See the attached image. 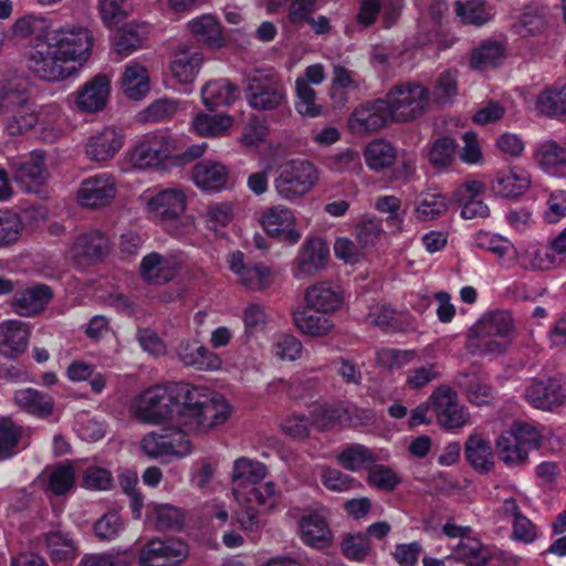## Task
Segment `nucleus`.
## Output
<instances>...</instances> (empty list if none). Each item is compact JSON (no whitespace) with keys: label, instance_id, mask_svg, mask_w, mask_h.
<instances>
[{"label":"nucleus","instance_id":"nucleus-38","mask_svg":"<svg viewBox=\"0 0 566 566\" xmlns=\"http://www.w3.org/2000/svg\"><path fill=\"white\" fill-rule=\"evenodd\" d=\"M547 25V8L539 3H530L523 7L512 29L521 36H536L542 34Z\"/></svg>","mask_w":566,"mask_h":566},{"label":"nucleus","instance_id":"nucleus-52","mask_svg":"<svg viewBox=\"0 0 566 566\" xmlns=\"http://www.w3.org/2000/svg\"><path fill=\"white\" fill-rule=\"evenodd\" d=\"M235 91L228 80L210 81L201 88L202 103L208 108L229 105L235 99Z\"/></svg>","mask_w":566,"mask_h":566},{"label":"nucleus","instance_id":"nucleus-9","mask_svg":"<svg viewBox=\"0 0 566 566\" xmlns=\"http://www.w3.org/2000/svg\"><path fill=\"white\" fill-rule=\"evenodd\" d=\"M176 150V139L167 130H156L139 138L126 153L129 165L138 170L157 168Z\"/></svg>","mask_w":566,"mask_h":566},{"label":"nucleus","instance_id":"nucleus-4","mask_svg":"<svg viewBox=\"0 0 566 566\" xmlns=\"http://www.w3.org/2000/svg\"><path fill=\"white\" fill-rule=\"evenodd\" d=\"M140 200L147 218L163 223L171 235L186 238L195 231V219L185 214L187 196L182 188H148Z\"/></svg>","mask_w":566,"mask_h":566},{"label":"nucleus","instance_id":"nucleus-39","mask_svg":"<svg viewBox=\"0 0 566 566\" xmlns=\"http://www.w3.org/2000/svg\"><path fill=\"white\" fill-rule=\"evenodd\" d=\"M229 178L227 167L214 160H202L193 167L195 184L206 191H220L226 188Z\"/></svg>","mask_w":566,"mask_h":566},{"label":"nucleus","instance_id":"nucleus-61","mask_svg":"<svg viewBox=\"0 0 566 566\" xmlns=\"http://www.w3.org/2000/svg\"><path fill=\"white\" fill-rule=\"evenodd\" d=\"M447 208V201L442 195L427 193L417 203L415 213L418 220L428 221L442 216Z\"/></svg>","mask_w":566,"mask_h":566},{"label":"nucleus","instance_id":"nucleus-42","mask_svg":"<svg viewBox=\"0 0 566 566\" xmlns=\"http://www.w3.org/2000/svg\"><path fill=\"white\" fill-rule=\"evenodd\" d=\"M302 541L314 548H325L332 543V532L325 520L318 515L304 516L300 522Z\"/></svg>","mask_w":566,"mask_h":566},{"label":"nucleus","instance_id":"nucleus-22","mask_svg":"<svg viewBox=\"0 0 566 566\" xmlns=\"http://www.w3.org/2000/svg\"><path fill=\"white\" fill-rule=\"evenodd\" d=\"M176 355L185 366L199 371H219L223 367L221 356L196 338L180 340Z\"/></svg>","mask_w":566,"mask_h":566},{"label":"nucleus","instance_id":"nucleus-33","mask_svg":"<svg viewBox=\"0 0 566 566\" xmlns=\"http://www.w3.org/2000/svg\"><path fill=\"white\" fill-rule=\"evenodd\" d=\"M51 296V290L46 285H32L15 291L11 308L20 316L30 317L43 311Z\"/></svg>","mask_w":566,"mask_h":566},{"label":"nucleus","instance_id":"nucleus-13","mask_svg":"<svg viewBox=\"0 0 566 566\" xmlns=\"http://www.w3.org/2000/svg\"><path fill=\"white\" fill-rule=\"evenodd\" d=\"M117 195V179L108 171H101L84 178L76 190L75 199L85 209L109 206Z\"/></svg>","mask_w":566,"mask_h":566},{"label":"nucleus","instance_id":"nucleus-3","mask_svg":"<svg viewBox=\"0 0 566 566\" xmlns=\"http://www.w3.org/2000/svg\"><path fill=\"white\" fill-rule=\"evenodd\" d=\"M268 474L266 467L247 457L237 459L232 468V492L240 511L237 520L245 531L259 527V512L272 510L277 502L279 492L273 482L262 481Z\"/></svg>","mask_w":566,"mask_h":566},{"label":"nucleus","instance_id":"nucleus-32","mask_svg":"<svg viewBox=\"0 0 566 566\" xmlns=\"http://www.w3.org/2000/svg\"><path fill=\"white\" fill-rule=\"evenodd\" d=\"M525 398L534 408L552 410L563 403L564 395L556 379H534L525 389Z\"/></svg>","mask_w":566,"mask_h":566},{"label":"nucleus","instance_id":"nucleus-58","mask_svg":"<svg viewBox=\"0 0 566 566\" xmlns=\"http://www.w3.org/2000/svg\"><path fill=\"white\" fill-rule=\"evenodd\" d=\"M296 102L295 109L303 117H317L323 107L316 103V92L304 81H295Z\"/></svg>","mask_w":566,"mask_h":566},{"label":"nucleus","instance_id":"nucleus-62","mask_svg":"<svg viewBox=\"0 0 566 566\" xmlns=\"http://www.w3.org/2000/svg\"><path fill=\"white\" fill-rule=\"evenodd\" d=\"M440 376V367L437 363H426L406 373V386L413 390L422 389Z\"/></svg>","mask_w":566,"mask_h":566},{"label":"nucleus","instance_id":"nucleus-20","mask_svg":"<svg viewBox=\"0 0 566 566\" xmlns=\"http://www.w3.org/2000/svg\"><path fill=\"white\" fill-rule=\"evenodd\" d=\"M391 119L382 98L358 105L347 120L348 130L358 136L378 132Z\"/></svg>","mask_w":566,"mask_h":566},{"label":"nucleus","instance_id":"nucleus-23","mask_svg":"<svg viewBox=\"0 0 566 566\" xmlns=\"http://www.w3.org/2000/svg\"><path fill=\"white\" fill-rule=\"evenodd\" d=\"M304 301L308 310L329 315L342 308L345 294L339 285L322 281L306 289Z\"/></svg>","mask_w":566,"mask_h":566},{"label":"nucleus","instance_id":"nucleus-24","mask_svg":"<svg viewBox=\"0 0 566 566\" xmlns=\"http://www.w3.org/2000/svg\"><path fill=\"white\" fill-rule=\"evenodd\" d=\"M109 239L98 230H91L76 237L70 253L78 264H95L109 252Z\"/></svg>","mask_w":566,"mask_h":566},{"label":"nucleus","instance_id":"nucleus-59","mask_svg":"<svg viewBox=\"0 0 566 566\" xmlns=\"http://www.w3.org/2000/svg\"><path fill=\"white\" fill-rule=\"evenodd\" d=\"M537 107L541 113L551 116L566 114V84L564 86L544 91L537 99Z\"/></svg>","mask_w":566,"mask_h":566},{"label":"nucleus","instance_id":"nucleus-30","mask_svg":"<svg viewBox=\"0 0 566 566\" xmlns=\"http://www.w3.org/2000/svg\"><path fill=\"white\" fill-rule=\"evenodd\" d=\"M403 0H361L357 13V22L363 27H369L381 14L384 25L390 28L400 17Z\"/></svg>","mask_w":566,"mask_h":566},{"label":"nucleus","instance_id":"nucleus-63","mask_svg":"<svg viewBox=\"0 0 566 566\" xmlns=\"http://www.w3.org/2000/svg\"><path fill=\"white\" fill-rule=\"evenodd\" d=\"M517 336L515 322L509 311H497V354L506 352Z\"/></svg>","mask_w":566,"mask_h":566},{"label":"nucleus","instance_id":"nucleus-8","mask_svg":"<svg viewBox=\"0 0 566 566\" xmlns=\"http://www.w3.org/2000/svg\"><path fill=\"white\" fill-rule=\"evenodd\" d=\"M542 444V434L527 423L514 422L511 429L497 439V459L509 468H523L528 463L531 450Z\"/></svg>","mask_w":566,"mask_h":566},{"label":"nucleus","instance_id":"nucleus-35","mask_svg":"<svg viewBox=\"0 0 566 566\" xmlns=\"http://www.w3.org/2000/svg\"><path fill=\"white\" fill-rule=\"evenodd\" d=\"M13 401L20 410L39 419L52 416L55 406L51 395L31 387L15 390Z\"/></svg>","mask_w":566,"mask_h":566},{"label":"nucleus","instance_id":"nucleus-60","mask_svg":"<svg viewBox=\"0 0 566 566\" xmlns=\"http://www.w3.org/2000/svg\"><path fill=\"white\" fill-rule=\"evenodd\" d=\"M23 222L19 214L0 210V248H7L19 241Z\"/></svg>","mask_w":566,"mask_h":566},{"label":"nucleus","instance_id":"nucleus-57","mask_svg":"<svg viewBox=\"0 0 566 566\" xmlns=\"http://www.w3.org/2000/svg\"><path fill=\"white\" fill-rule=\"evenodd\" d=\"M418 358L413 349L380 348L376 352L377 364L386 369H400Z\"/></svg>","mask_w":566,"mask_h":566},{"label":"nucleus","instance_id":"nucleus-31","mask_svg":"<svg viewBox=\"0 0 566 566\" xmlns=\"http://www.w3.org/2000/svg\"><path fill=\"white\" fill-rule=\"evenodd\" d=\"M495 347V312L488 311L470 327L467 348L475 354L492 353Z\"/></svg>","mask_w":566,"mask_h":566},{"label":"nucleus","instance_id":"nucleus-27","mask_svg":"<svg viewBox=\"0 0 566 566\" xmlns=\"http://www.w3.org/2000/svg\"><path fill=\"white\" fill-rule=\"evenodd\" d=\"M313 424L319 430L328 429L336 423L349 426L358 424L363 418H358V408L347 401L318 405L312 411Z\"/></svg>","mask_w":566,"mask_h":566},{"label":"nucleus","instance_id":"nucleus-10","mask_svg":"<svg viewBox=\"0 0 566 566\" xmlns=\"http://www.w3.org/2000/svg\"><path fill=\"white\" fill-rule=\"evenodd\" d=\"M245 98L253 109L279 111L283 116L291 114L285 85L276 76L261 74L251 77L245 87Z\"/></svg>","mask_w":566,"mask_h":566},{"label":"nucleus","instance_id":"nucleus-26","mask_svg":"<svg viewBox=\"0 0 566 566\" xmlns=\"http://www.w3.org/2000/svg\"><path fill=\"white\" fill-rule=\"evenodd\" d=\"M328 256L329 249L324 240L316 237L307 238L295 260V276L301 279L322 271L327 264Z\"/></svg>","mask_w":566,"mask_h":566},{"label":"nucleus","instance_id":"nucleus-17","mask_svg":"<svg viewBox=\"0 0 566 566\" xmlns=\"http://www.w3.org/2000/svg\"><path fill=\"white\" fill-rule=\"evenodd\" d=\"M125 130L115 125L93 129L84 146L86 157L94 163H106L115 158L124 147Z\"/></svg>","mask_w":566,"mask_h":566},{"label":"nucleus","instance_id":"nucleus-12","mask_svg":"<svg viewBox=\"0 0 566 566\" xmlns=\"http://www.w3.org/2000/svg\"><path fill=\"white\" fill-rule=\"evenodd\" d=\"M443 534L449 538H458V543L450 545L451 556L465 566H486L493 558L492 551L481 541L472 536L469 526L457 525L448 521L442 527Z\"/></svg>","mask_w":566,"mask_h":566},{"label":"nucleus","instance_id":"nucleus-48","mask_svg":"<svg viewBox=\"0 0 566 566\" xmlns=\"http://www.w3.org/2000/svg\"><path fill=\"white\" fill-rule=\"evenodd\" d=\"M146 35L147 30L144 24H126L114 34V49L119 55L127 56L142 46Z\"/></svg>","mask_w":566,"mask_h":566},{"label":"nucleus","instance_id":"nucleus-18","mask_svg":"<svg viewBox=\"0 0 566 566\" xmlns=\"http://www.w3.org/2000/svg\"><path fill=\"white\" fill-rule=\"evenodd\" d=\"M261 224L270 237L291 245L296 244L302 238L294 211L283 205L268 208L262 213Z\"/></svg>","mask_w":566,"mask_h":566},{"label":"nucleus","instance_id":"nucleus-21","mask_svg":"<svg viewBox=\"0 0 566 566\" xmlns=\"http://www.w3.org/2000/svg\"><path fill=\"white\" fill-rule=\"evenodd\" d=\"M188 555L187 545L178 539L161 541L154 538L140 551L138 562L140 566H175Z\"/></svg>","mask_w":566,"mask_h":566},{"label":"nucleus","instance_id":"nucleus-36","mask_svg":"<svg viewBox=\"0 0 566 566\" xmlns=\"http://www.w3.org/2000/svg\"><path fill=\"white\" fill-rule=\"evenodd\" d=\"M120 88L129 99H143L150 91L148 69L137 61H130L124 67L120 77Z\"/></svg>","mask_w":566,"mask_h":566},{"label":"nucleus","instance_id":"nucleus-54","mask_svg":"<svg viewBox=\"0 0 566 566\" xmlns=\"http://www.w3.org/2000/svg\"><path fill=\"white\" fill-rule=\"evenodd\" d=\"M23 429L14 423L12 419L0 418V458L8 459L15 454L21 448Z\"/></svg>","mask_w":566,"mask_h":566},{"label":"nucleus","instance_id":"nucleus-49","mask_svg":"<svg viewBox=\"0 0 566 566\" xmlns=\"http://www.w3.org/2000/svg\"><path fill=\"white\" fill-rule=\"evenodd\" d=\"M465 457L478 471H489L493 465L491 442L481 434H471L465 443Z\"/></svg>","mask_w":566,"mask_h":566},{"label":"nucleus","instance_id":"nucleus-51","mask_svg":"<svg viewBox=\"0 0 566 566\" xmlns=\"http://www.w3.org/2000/svg\"><path fill=\"white\" fill-rule=\"evenodd\" d=\"M364 157L370 170L379 171L390 167L395 163L397 151L389 142L375 139L366 146Z\"/></svg>","mask_w":566,"mask_h":566},{"label":"nucleus","instance_id":"nucleus-19","mask_svg":"<svg viewBox=\"0 0 566 566\" xmlns=\"http://www.w3.org/2000/svg\"><path fill=\"white\" fill-rule=\"evenodd\" d=\"M111 95V78L106 74H97L81 87H78L69 98L74 107L85 114H95L103 111Z\"/></svg>","mask_w":566,"mask_h":566},{"label":"nucleus","instance_id":"nucleus-50","mask_svg":"<svg viewBox=\"0 0 566 566\" xmlns=\"http://www.w3.org/2000/svg\"><path fill=\"white\" fill-rule=\"evenodd\" d=\"M41 479L46 482L45 491L48 493L64 495L74 485L75 472L71 464H62L45 469Z\"/></svg>","mask_w":566,"mask_h":566},{"label":"nucleus","instance_id":"nucleus-7","mask_svg":"<svg viewBox=\"0 0 566 566\" xmlns=\"http://www.w3.org/2000/svg\"><path fill=\"white\" fill-rule=\"evenodd\" d=\"M163 433L148 432L140 440V449L150 459L186 458L191 454L193 444L191 434L206 433L209 430H189L185 426L169 424Z\"/></svg>","mask_w":566,"mask_h":566},{"label":"nucleus","instance_id":"nucleus-1","mask_svg":"<svg viewBox=\"0 0 566 566\" xmlns=\"http://www.w3.org/2000/svg\"><path fill=\"white\" fill-rule=\"evenodd\" d=\"M132 408L143 422L178 424L189 430H211L232 415L231 405L221 394L188 382L149 387L133 400Z\"/></svg>","mask_w":566,"mask_h":566},{"label":"nucleus","instance_id":"nucleus-46","mask_svg":"<svg viewBox=\"0 0 566 566\" xmlns=\"http://www.w3.org/2000/svg\"><path fill=\"white\" fill-rule=\"evenodd\" d=\"M293 319L295 327L302 334L312 337L326 336L335 326L328 314L313 313L312 310L308 308L296 311L293 315Z\"/></svg>","mask_w":566,"mask_h":566},{"label":"nucleus","instance_id":"nucleus-29","mask_svg":"<svg viewBox=\"0 0 566 566\" xmlns=\"http://www.w3.org/2000/svg\"><path fill=\"white\" fill-rule=\"evenodd\" d=\"M31 331L27 323L7 319L0 323V355L15 358L23 354L30 340Z\"/></svg>","mask_w":566,"mask_h":566},{"label":"nucleus","instance_id":"nucleus-5","mask_svg":"<svg viewBox=\"0 0 566 566\" xmlns=\"http://www.w3.org/2000/svg\"><path fill=\"white\" fill-rule=\"evenodd\" d=\"M277 172L274 189L280 198L290 202H295L311 192L321 176L314 163L302 158L285 161Z\"/></svg>","mask_w":566,"mask_h":566},{"label":"nucleus","instance_id":"nucleus-14","mask_svg":"<svg viewBox=\"0 0 566 566\" xmlns=\"http://www.w3.org/2000/svg\"><path fill=\"white\" fill-rule=\"evenodd\" d=\"M429 403L438 423L444 429H460L470 422L468 408L459 402L457 392L447 385H440L431 392Z\"/></svg>","mask_w":566,"mask_h":566},{"label":"nucleus","instance_id":"nucleus-6","mask_svg":"<svg viewBox=\"0 0 566 566\" xmlns=\"http://www.w3.org/2000/svg\"><path fill=\"white\" fill-rule=\"evenodd\" d=\"M394 123H407L422 116L430 102L427 87L416 82H403L392 86L382 98Z\"/></svg>","mask_w":566,"mask_h":566},{"label":"nucleus","instance_id":"nucleus-56","mask_svg":"<svg viewBox=\"0 0 566 566\" xmlns=\"http://www.w3.org/2000/svg\"><path fill=\"white\" fill-rule=\"evenodd\" d=\"M302 342L292 334H280L274 336L271 353L281 361H295L303 354Z\"/></svg>","mask_w":566,"mask_h":566},{"label":"nucleus","instance_id":"nucleus-2","mask_svg":"<svg viewBox=\"0 0 566 566\" xmlns=\"http://www.w3.org/2000/svg\"><path fill=\"white\" fill-rule=\"evenodd\" d=\"M41 48L44 53L36 51L28 59L29 70L41 80L60 82L75 75L90 59L93 35L84 27L65 25L55 29Z\"/></svg>","mask_w":566,"mask_h":566},{"label":"nucleus","instance_id":"nucleus-44","mask_svg":"<svg viewBox=\"0 0 566 566\" xmlns=\"http://www.w3.org/2000/svg\"><path fill=\"white\" fill-rule=\"evenodd\" d=\"M39 118V137L46 143H54L64 134L63 115L61 107L49 104L36 109Z\"/></svg>","mask_w":566,"mask_h":566},{"label":"nucleus","instance_id":"nucleus-64","mask_svg":"<svg viewBox=\"0 0 566 566\" xmlns=\"http://www.w3.org/2000/svg\"><path fill=\"white\" fill-rule=\"evenodd\" d=\"M384 235L381 220L364 217L357 226V240L363 248L374 247Z\"/></svg>","mask_w":566,"mask_h":566},{"label":"nucleus","instance_id":"nucleus-45","mask_svg":"<svg viewBox=\"0 0 566 566\" xmlns=\"http://www.w3.org/2000/svg\"><path fill=\"white\" fill-rule=\"evenodd\" d=\"M233 118L227 114L197 113L191 120V129L201 137H221L232 127Z\"/></svg>","mask_w":566,"mask_h":566},{"label":"nucleus","instance_id":"nucleus-28","mask_svg":"<svg viewBox=\"0 0 566 566\" xmlns=\"http://www.w3.org/2000/svg\"><path fill=\"white\" fill-rule=\"evenodd\" d=\"M52 21L44 15L28 14L19 18L13 24V33L17 36L27 39H33V42L29 50L28 59L34 55L36 51L44 53L45 49L41 48V44L49 42V38L53 34Z\"/></svg>","mask_w":566,"mask_h":566},{"label":"nucleus","instance_id":"nucleus-37","mask_svg":"<svg viewBox=\"0 0 566 566\" xmlns=\"http://www.w3.org/2000/svg\"><path fill=\"white\" fill-rule=\"evenodd\" d=\"M531 184V175L524 167L510 166L497 174V196L517 199L530 189Z\"/></svg>","mask_w":566,"mask_h":566},{"label":"nucleus","instance_id":"nucleus-34","mask_svg":"<svg viewBox=\"0 0 566 566\" xmlns=\"http://www.w3.org/2000/svg\"><path fill=\"white\" fill-rule=\"evenodd\" d=\"M203 55L186 45L179 46L170 62L171 76L182 85L191 84L199 74Z\"/></svg>","mask_w":566,"mask_h":566},{"label":"nucleus","instance_id":"nucleus-47","mask_svg":"<svg viewBox=\"0 0 566 566\" xmlns=\"http://www.w3.org/2000/svg\"><path fill=\"white\" fill-rule=\"evenodd\" d=\"M377 460L374 451L363 444H349L337 454L339 465L352 472L369 469Z\"/></svg>","mask_w":566,"mask_h":566},{"label":"nucleus","instance_id":"nucleus-55","mask_svg":"<svg viewBox=\"0 0 566 566\" xmlns=\"http://www.w3.org/2000/svg\"><path fill=\"white\" fill-rule=\"evenodd\" d=\"M453 10L463 24L481 27L490 20L484 0H457Z\"/></svg>","mask_w":566,"mask_h":566},{"label":"nucleus","instance_id":"nucleus-15","mask_svg":"<svg viewBox=\"0 0 566 566\" xmlns=\"http://www.w3.org/2000/svg\"><path fill=\"white\" fill-rule=\"evenodd\" d=\"M187 256L180 251L165 254L151 252L139 264L142 277L150 283L165 284L172 281L186 266Z\"/></svg>","mask_w":566,"mask_h":566},{"label":"nucleus","instance_id":"nucleus-43","mask_svg":"<svg viewBox=\"0 0 566 566\" xmlns=\"http://www.w3.org/2000/svg\"><path fill=\"white\" fill-rule=\"evenodd\" d=\"M192 36L210 48H220L223 44V36L219 21L212 14H202L188 22Z\"/></svg>","mask_w":566,"mask_h":566},{"label":"nucleus","instance_id":"nucleus-25","mask_svg":"<svg viewBox=\"0 0 566 566\" xmlns=\"http://www.w3.org/2000/svg\"><path fill=\"white\" fill-rule=\"evenodd\" d=\"M228 263L231 272L249 290L261 291L272 283L273 272L271 269L262 263L245 264L241 251L231 253Z\"/></svg>","mask_w":566,"mask_h":566},{"label":"nucleus","instance_id":"nucleus-40","mask_svg":"<svg viewBox=\"0 0 566 566\" xmlns=\"http://www.w3.org/2000/svg\"><path fill=\"white\" fill-rule=\"evenodd\" d=\"M43 541L53 563L73 562L78 555V547L72 535L60 528L46 532Z\"/></svg>","mask_w":566,"mask_h":566},{"label":"nucleus","instance_id":"nucleus-11","mask_svg":"<svg viewBox=\"0 0 566 566\" xmlns=\"http://www.w3.org/2000/svg\"><path fill=\"white\" fill-rule=\"evenodd\" d=\"M46 153L34 149L28 154L9 158L8 166L14 182L22 191L38 192L51 178L46 165Z\"/></svg>","mask_w":566,"mask_h":566},{"label":"nucleus","instance_id":"nucleus-53","mask_svg":"<svg viewBox=\"0 0 566 566\" xmlns=\"http://www.w3.org/2000/svg\"><path fill=\"white\" fill-rule=\"evenodd\" d=\"M146 520L158 531L180 527L184 521L181 512L169 504L153 505L147 511Z\"/></svg>","mask_w":566,"mask_h":566},{"label":"nucleus","instance_id":"nucleus-41","mask_svg":"<svg viewBox=\"0 0 566 566\" xmlns=\"http://www.w3.org/2000/svg\"><path fill=\"white\" fill-rule=\"evenodd\" d=\"M533 159L544 171L556 174L566 168V148L555 140H543L535 147Z\"/></svg>","mask_w":566,"mask_h":566},{"label":"nucleus","instance_id":"nucleus-16","mask_svg":"<svg viewBox=\"0 0 566 566\" xmlns=\"http://www.w3.org/2000/svg\"><path fill=\"white\" fill-rule=\"evenodd\" d=\"M12 107V113L3 119V132L10 137H18L34 129L39 123L36 109L20 102L19 94L0 90V112Z\"/></svg>","mask_w":566,"mask_h":566}]
</instances>
